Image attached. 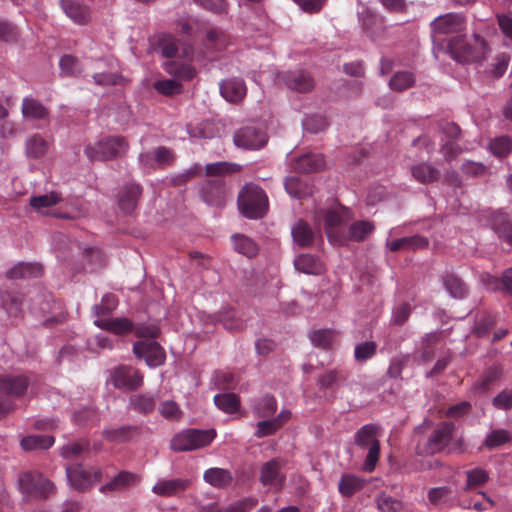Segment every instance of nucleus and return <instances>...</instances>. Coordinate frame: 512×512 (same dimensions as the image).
I'll return each instance as SVG.
<instances>
[{
    "label": "nucleus",
    "mask_w": 512,
    "mask_h": 512,
    "mask_svg": "<svg viewBox=\"0 0 512 512\" xmlns=\"http://www.w3.org/2000/svg\"><path fill=\"white\" fill-rule=\"evenodd\" d=\"M455 425L452 422H441L429 436L425 452L435 454L443 451L453 440Z\"/></svg>",
    "instance_id": "obj_10"
},
{
    "label": "nucleus",
    "mask_w": 512,
    "mask_h": 512,
    "mask_svg": "<svg viewBox=\"0 0 512 512\" xmlns=\"http://www.w3.org/2000/svg\"><path fill=\"white\" fill-rule=\"evenodd\" d=\"M411 173L413 178L422 184L432 183L440 178V171L427 163L412 166Z\"/></svg>",
    "instance_id": "obj_39"
},
{
    "label": "nucleus",
    "mask_w": 512,
    "mask_h": 512,
    "mask_svg": "<svg viewBox=\"0 0 512 512\" xmlns=\"http://www.w3.org/2000/svg\"><path fill=\"white\" fill-rule=\"evenodd\" d=\"M60 6L74 23L85 25L90 21V10L86 5L74 0H61Z\"/></svg>",
    "instance_id": "obj_23"
},
{
    "label": "nucleus",
    "mask_w": 512,
    "mask_h": 512,
    "mask_svg": "<svg viewBox=\"0 0 512 512\" xmlns=\"http://www.w3.org/2000/svg\"><path fill=\"white\" fill-rule=\"evenodd\" d=\"M240 212L249 219H260L268 211L269 202L265 191L258 185L246 184L238 195Z\"/></svg>",
    "instance_id": "obj_1"
},
{
    "label": "nucleus",
    "mask_w": 512,
    "mask_h": 512,
    "mask_svg": "<svg viewBox=\"0 0 512 512\" xmlns=\"http://www.w3.org/2000/svg\"><path fill=\"white\" fill-rule=\"evenodd\" d=\"M156 400V397L150 393L134 394L129 398L128 408L147 415L154 411Z\"/></svg>",
    "instance_id": "obj_35"
},
{
    "label": "nucleus",
    "mask_w": 512,
    "mask_h": 512,
    "mask_svg": "<svg viewBox=\"0 0 512 512\" xmlns=\"http://www.w3.org/2000/svg\"><path fill=\"white\" fill-rule=\"evenodd\" d=\"M29 386V379L24 375L0 376V393L13 398L23 396Z\"/></svg>",
    "instance_id": "obj_19"
},
{
    "label": "nucleus",
    "mask_w": 512,
    "mask_h": 512,
    "mask_svg": "<svg viewBox=\"0 0 512 512\" xmlns=\"http://www.w3.org/2000/svg\"><path fill=\"white\" fill-rule=\"evenodd\" d=\"M67 478L73 488L85 491L95 483L100 482L102 472L100 469H88L82 464H71L66 468Z\"/></svg>",
    "instance_id": "obj_8"
},
{
    "label": "nucleus",
    "mask_w": 512,
    "mask_h": 512,
    "mask_svg": "<svg viewBox=\"0 0 512 512\" xmlns=\"http://www.w3.org/2000/svg\"><path fill=\"white\" fill-rule=\"evenodd\" d=\"M241 165L232 162H215L205 166V174L209 177L221 178L225 175H231L240 172Z\"/></svg>",
    "instance_id": "obj_41"
},
{
    "label": "nucleus",
    "mask_w": 512,
    "mask_h": 512,
    "mask_svg": "<svg viewBox=\"0 0 512 512\" xmlns=\"http://www.w3.org/2000/svg\"><path fill=\"white\" fill-rule=\"evenodd\" d=\"M439 340H440V333H438V332L427 333L422 338L421 358L424 362H428L433 359L434 347L437 345Z\"/></svg>",
    "instance_id": "obj_52"
},
{
    "label": "nucleus",
    "mask_w": 512,
    "mask_h": 512,
    "mask_svg": "<svg viewBox=\"0 0 512 512\" xmlns=\"http://www.w3.org/2000/svg\"><path fill=\"white\" fill-rule=\"evenodd\" d=\"M347 214H348V209L340 206L338 208L320 210L317 213L316 217L323 218L324 227H325L327 236L331 237L333 229H335L342 223V221L344 220V217H346Z\"/></svg>",
    "instance_id": "obj_31"
},
{
    "label": "nucleus",
    "mask_w": 512,
    "mask_h": 512,
    "mask_svg": "<svg viewBox=\"0 0 512 512\" xmlns=\"http://www.w3.org/2000/svg\"><path fill=\"white\" fill-rule=\"evenodd\" d=\"M285 190L290 196L297 199H303L313 193V188L305 180L297 176L286 178Z\"/></svg>",
    "instance_id": "obj_37"
},
{
    "label": "nucleus",
    "mask_w": 512,
    "mask_h": 512,
    "mask_svg": "<svg viewBox=\"0 0 512 512\" xmlns=\"http://www.w3.org/2000/svg\"><path fill=\"white\" fill-rule=\"evenodd\" d=\"M284 466L285 460L279 457L263 463L259 472L260 483L272 491H280L286 481V475L282 472Z\"/></svg>",
    "instance_id": "obj_7"
},
{
    "label": "nucleus",
    "mask_w": 512,
    "mask_h": 512,
    "mask_svg": "<svg viewBox=\"0 0 512 512\" xmlns=\"http://www.w3.org/2000/svg\"><path fill=\"white\" fill-rule=\"evenodd\" d=\"M491 227L498 238L512 246V220L502 211H496L491 217Z\"/></svg>",
    "instance_id": "obj_22"
},
{
    "label": "nucleus",
    "mask_w": 512,
    "mask_h": 512,
    "mask_svg": "<svg viewBox=\"0 0 512 512\" xmlns=\"http://www.w3.org/2000/svg\"><path fill=\"white\" fill-rule=\"evenodd\" d=\"M164 69L168 74L184 81L192 80L196 75V70L193 66L176 60L167 61Z\"/></svg>",
    "instance_id": "obj_40"
},
{
    "label": "nucleus",
    "mask_w": 512,
    "mask_h": 512,
    "mask_svg": "<svg viewBox=\"0 0 512 512\" xmlns=\"http://www.w3.org/2000/svg\"><path fill=\"white\" fill-rule=\"evenodd\" d=\"M215 405L227 414L236 413L240 408V398L234 393H223L214 396Z\"/></svg>",
    "instance_id": "obj_44"
},
{
    "label": "nucleus",
    "mask_w": 512,
    "mask_h": 512,
    "mask_svg": "<svg viewBox=\"0 0 512 512\" xmlns=\"http://www.w3.org/2000/svg\"><path fill=\"white\" fill-rule=\"evenodd\" d=\"M510 440V433L504 429L493 430L485 439L484 445L493 449L507 443Z\"/></svg>",
    "instance_id": "obj_61"
},
{
    "label": "nucleus",
    "mask_w": 512,
    "mask_h": 512,
    "mask_svg": "<svg viewBox=\"0 0 512 512\" xmlns=\"http://www.w3.org/2000/svg\"><path fill=\"white\" fill-rule=\"evenodd\" d=\"M465 474L466 483L465 486L463 487L464 491H470L477 487H481L485 485L489 480L488 472L479 467L467 470Z\"/></svg>",
    "instance_id": "obj_45"
},
{
    "label": "nucleus",
    "mask_w": 512,
    "mask_h": 512,
    "mask_svg": "<svg viewBox=\"0 0 512 512\" xmlns=\"http://www.w3.org/2000/svg\"><path fill=\"white\" fill-rule=\"evenodd\" d=\"M294 267L297 271L310 275H320L325 271L321 259L308 253L299 254L294 259Z\"/></svg>",
    "instance_id": "obj_24"
},
{
    "label": "nucleus",
    "mask_w": 512,
    "mask_h": 512,
    "mask_svg": "<svg viewBox=\"0 0 512 512\" xmlns=\"http://www.w3.org/2000/svg\"><path fill=\"white\" fill-rule=\"evenodd\" d=\"M512 147V141L507 136L495 138L490 143L491 152L499 157L506 156Z\"/></svg>",
    "instance_id": "obj_63"
},
{
    "label": "nucleus",
    "mask_w": 512,
    "mask_h": 512,
    "mask_svg": "<svg viewBox=\"0 0 512 512\" xmlns=\"http://www.w3.org/2000/svg\"><path fill=\"white\" fill-rule=\"evenodd\" d=\"M129 144L123 136L107 137L85 149V154L92 161H106L127 152Z\"/></svg>",
    "instance_id": "obj_4"
},
{
    "label": "nucleus",
    "mask_w": 512,
    "mask_h": 512,
    "mask_svg": "<svg viewBox=\"0 0 512 512\" xmlns=\"http://www.w3.org/2000/svg\"><path fill=\"white\" fill-rule=\"evenodd\" d=\"M154 88L157 92L163 95L171 96L180 93L182 85L175 79H164L156 81L154 83Z\"/></svg>",
    "instance_id": "obj_60"
},
{
    "label": "nucleus",
    "mask_w": 512,
    "mask_h": 512,
    "mask_svg": "<svg viewBox=\"0 0 512 512\" xmlns=\"http://www.w3.org/2000/svg\"><path fill=\"white\" fill-rule=\"evenodd\" d=\"M336 339V332L330 329H320L311 333L310 340L314 346L331 349Z\"/></svg>",
    "instance_id": "obj_46"
},
{
    "label": "nucleus",
    "mask_w": 512,
    "mask_h": 512,
    "mask_svg": "<svg viewBox=\"0 0 512 512\" xmlns=\"http://www.w3.org/2000/svg\"><path fill=\"white\" fill-rule=\"evenodd\" d=\"M203 479L214 488L223 489L233 482L234 477L231 471L227 469L212 467L204 471Z\"/></svg>",
    "instance_id": "obj_30"
},
{
    "label": "nucleus",
    "mask_w": 512,
    "mask_h": 512,
    "mask_svg": "<svg viewBox=\"0 0 512 512\" xmlns=\"http://www.w3.org/2000/svg\"><path fill=\"white\" fill-rule=\"evenodd\" d=\"M73 421L80 426L89 425L98 421L97 411L92 407H85L73 414Z\"/></svg>",
    "instance_id": "obj_62"
},
{
    "label": "nucleus",
    "mask_w": 512,
    "mask_h": 512,
    "mask_svg": "<svg viewBox=\"0 0 512 512\" xmlns=\"http://www.w3.org/2000/svg\"><path fill=\"white\" fill-rule=\"evenodd\" d=\"M60 68L66 75H77L82 72L80 61L72 55H63L59 61Z\"/></svg>",
    "instance_id": "obj_59"
},
{
    "label": "nucleus",
    "mask_w": 512,
    "mask_h": 512,
    "mask_svg": "<svg viewBox=\"0 0 512 512\" xmlns=\"http://www.w3.org/2000/svg\"><path fill=\"white\" fill-rule=\"evenodd\" d=\"M226 182L222 178L206 180L200 190L201 197L210 206L222 207L226 199Z\"/></svg>",
    "instance_id": "obj_14"
},
{
    "label": "nucleus",
    "mask_w": 512,
    "mask_h": 512,
    "mask_svg": "<svg viewBox=\"0 0 512 512\" xmlns=\"http://www.w3.org/2000/svg\"><path fill=\"white\" fill-rule=\"evenodd\" d=\"M375 226L369 221H358L353 223L349 228L350 238L354 241H363L374 230Z\"/></svg>",
    "instance_id": "obj_56"
},
{
    "label": "nucleus",
    "mask_w": 512,
    "mask_h": 512,
    "mask_svg": "<svg viewBox=\"0 0 512 512\" xmlns=\"http://www.w3.org/2000/svg\"><path fill=\"white\" fill-rule=\"evenodd\" d=\"M294 243L300 248H309L313 245L316 234L312 227L304 220L299 219L291 228Z\"/></svg>",
    "instance_id": "obj_26"
},
{
    "label": "nucleus",
    "mask_w": 512,
    "mask_h": 512,
    "mask_svg": "<svg viewBox=\"0 0 512 512\" xmlns=\"http://www.w3.org/2000/svg\"><path fill=\"white\" fill-rule=\"evenodd\" d=\"M191 481L185 478L159 480L153 487L152 492L162 497H172L186 491Z\"/></svg>",
    "instance_id": "obj_21"
},
{
    "label": "nucleus",
    "mask_w": 512,
    "mask_h": 512,
    "mask_svg": "<svg viewBox=\"0 0 512 512\" xmlns=\"http://www.w3.org/2000/svg\"><path fill=\"white\" fill-rule=\"evenodd\" d=\"M142 194V187L136 183H127L119 191L118 205L120 210L126 214H131Z\"/></svg>",
    "instance_id": "obj_20"
},
{
    "label": "nucleus",
    "mask_w": 512,
    "mask_h": 512,
    "mask_svg": "<svg viewBox=\"0 0 512 512\" xmlns=\"http://www.w3.org/2000/svg\"><path fill=\"white\" fill-rule=\"evenodd\" d=\"M429 244L427 238L420 235H413L409 237H402L398 239L389 240L386 242L387 248L391 252L397 251H409V250H418L426 248Z\"/></svg>",
    "instance_id": "obj_25"
},
{
    "label": "nucleus",
    "mask_w": 512,
    "mask_h": 512,
    "mask_svg": "<svg viewBox=\"0 0 512 512\" xmlns=\"http://www.w3.org/2000/svg\"><path fill=\"white\" fill-rule=\"evenodd\" d=\"M139 481V476L129 471H121L110 482L101 486L100 491L107 493L110 491H120L134 485Z\"/></svg>",
    "instance_id": "obj_32"
},
{
    "label": "nucleus",
    "mask_w": 512,
    "mask_h": 512,
    "mask_svg": "<svg viewBox=\"0 0 512 512\" xmlns=\"http://www.w3.org/2000/svg\"><path fill=\"white\" fill-rule=\"evenodd\" d=\"M246 86L242 79L232 78L221 82L220 93L231 103H238L242 101L246 95Z\"/></svg>",
    "instance_id": "obj_27"
},
{
    "label": "nucleus",
    "mask_w": 512,
    "mask_h": 512,
    "mask_svg": "<svg viewBox=\"0 0 512 512\" xmlns=\"http://www.w3.org/2000/svg\"><path fill=\"white\" fill-rule=\"evenodd\" d=\"M415 83L413 73L408 71L396 72L389 81V86L392 90L402 92Z\"/></svg>",
    "instance_id": "obj_49"
},
{
    "label": "nucleus",
    "mask_w": 512,
    "mask_h": 512,
    "mask_svg": "<svg viewBox=\"0 0 512 512\" xmlns=\"http://www.w3.org/2000/svg\"><path fill=\"white\" fill-rule=\"evenodd\" d=\"M42 266L39 263L21 262L13 266L6 273L8 279L36 278L42 275Z\"/></svg>",
    "instance_id": "obj_34"
},
{
    "label": "nucleus",
    "mask_w": 512,
    "mask_h": 512,
    "mask_svg": "<svg viewBox=\"0 0 512 512\" xmlns=\"http://www.w3.org/2000/svg\"><path fill=\"white\" fill-rule=\"evenodd\" d=\"M54 444V438L50 435H29L20 441L21 448L25 451L48 449Z\"/></svg>",
    "instance_id": "obj_42"
},
{
    "label": "nucleus",
    "mask_w": 512,
    "mask_h": 512,
    "mask_svg": "<svg viewBox=\"0 0 512 512\" xmlns=\"http://www.w3.org/2000/svg\"><path fill=\"white\" fill-rule=\"evenodd\" d=\"M501 376V370L498 367L489 368L483 376L473 385L475 392H487L490 386L495 383Z\"/></svg>",
    "instance_id": "obj_50"
},
{
    "label": "nucleus",
    "mask_w": 512,
    "mask_h": 512,
    "mask_svg": "<svg viewBox=\"0 0 512 512\" xmlns=\"http://www.w3.org/2000/svg\"><path fill=\"white\" fill-rule=\"evenodd\" d=\"M324 158L322 154L308 153L300 156L295 163V170L301 173H312L319 171L324 167Z\"/></svg>",
    "instance_id": "obj_36"
},
{
    "label": "nucleus",
    "mask_w": 512,
    "mask_h": 512,
    "mask_svg": "<svg viewBox=\"0 0 512 512\" xmlns=\"http://www.w3.org/2000/svg\"><path fill=\"white\" fill-rule=\"evenodd\" d=\"M62 200L57 192H51L45 195L33 196L30 199V205L36 211H42L44 208L57 205Z\"/></svg>",
    "instance_id": "obj_51"
},
{
    "label": "nucleus",
    "mask_w": 512,
    "mask_h": 512,
    "mask_svg": "<svg viewBox=\"0 0 512 512\" xmlns=\"http://www.w3.org/2000/svg\"><path fill=\"white\" fill-rule=\"evenodd\" d=\"M492 405L499 410L512 409V389H504L499 392L493 399Z\"/></svg>",
    "instance_id": "obj_64"
},
{
    "label": "nucleus",
    "mask_w": 512,
    "mask_h": 512,
    "mask_svg": "<svg viewBox=\"0 0 512 512\" xmlns=\"http://www.w3.org/2000/svg\"><path fill=\"white\" fill-rule=\"evenodd\" d=\"M142 433L141 426L138 425H124L115 428H107L102 432L104 440L115 443L123 444L138 438Z\"/></svg>",
    "instance_id": "obj_18"
},
{
    "label": "nucleus",
    "mask_w": 512,
    "mask_h": 512,
    "mask_svg": "<svg viewBox=\"0 0 512 512\" xmlns=\"http://www.w3.org/2000/svg\"><path fill=\"white\" fill-rule=\"evenodd\" d=\"M233 141L239 148L257 150L266 145L267 135L256 127L246 126L235 132Z\"/></svg>",
    "instance_id": "obj_13"
},
{
    "label": "nucleus",
    "mask_w": 512,
    "mask_h": 512,
    "mask_svg": "<svg viewBox=\"0 0 512 512\" xmlns=\"http://www.w3.org/2000/svg\"><path fill=\"white\" fill-rule=\"evenodd\" d=\"M95 325L117 335H125L133 331V322L127 318H99Z\"/></svg>",
    "instance_id": "obj_29"
},
{
    "label": "nucleus",
    "mask_w": 512,
    "mask_h": 512,
    "mask_svg": "<svg viewBox=\"0 0 512 512\" xmlns=\"http://www.w3.org/2000/svg\"><path fill=\"white\" fill-rule=\"evenodd\" d=\"M349 377V372L344 368H334L324 372L318 378V385L321 389H335L344 383Z\"/></svg>",
    "instance_id": "obj_33"
},
{
    "label": "nucleus",
    "mask_w": 512,
    "mask_h": 512,
    "mask_svg": "<svg viewBox=\"0 0 512 512\" xmlns=\"http://www.w3.org/2000/svg\"><path fill=\"white\" fill-rule=\"evenodd\" d=\"M379 427L375 424L362 426L354 435V443L364 449L368 448L363 470L371 473L375 470L380 457V442L378 440Z\"/></svg>",
    "instance_id": "obj_3"
},
{
    "label": "nucleus",
    "mask_w": 512,
    "mask_h": 512,
    "mask_svg": "<svg viewBox=\"0 0 512 512\" xmlns=\"http://www.w3.org/2000/svg\"><path fill=\"white\" fill-rule=\"evenodd\" d=\"M137 358L144 359L149 367H158L165 361L164 349L154 340H141L133 345Z\"/></svg>",
    "instance_id": "obj_12"
},
{
    "label": "nucleus",
    "mask_w": 512,
    "mask_h": 512,
    "mask_svg": "<svg viewBox=\"0 0 512 512\" xmlns=\"http://www.w3.org/2000/svg\"><path fill=\"white\" fill-rule=\"evenodd\" d=\"M277 410V401L271 395H265L254 406V412L260 418H268Z\"/></svg>",
    "instance_id": "obj_53"
},
{
    "label": "nucleus",
    "mask_w": 512,
    "mask_h": 512,
    "mask_svg": "<svg viewBox=\"0 0 512 512\" xmlns=\"http://www.w3.org/2000/svg\"><path fill=\"white\" fill-rule=\"evenodd\" d=\"M465 27V17L459 13H447L437 17L431 23V29L437 34L461 32Z\"/></svg>",
    "instance_id": "obj_17"
},
{
    "label": "nucleus",
    "mask_w": 512,
    "mask_h": 512,
    "mask_svg": "<svg viewBox=\"0 0 512 512\" xmlns=\"http://www.w3.org/2000/svg\"><path fill=\"white\" fill-rule=\"evenodd\" d=\"M215 437L214 429H187L173 437L171 449L177 452L196 450L208 446Z\"/></svg>",
    "instance_id": "obj_5"
},
{
    "label": "nucleus",
    "mask_w": 512,
    "mask_h": 512,
    "mask_svg": "<svg viewBox=\"0 0 512 512\" xmlns=\"http://www.w3.org/2000/svg\"><path fill=\"white\" fill-rule=\"evenodd\" d=\"M174 160L173 150L165 146H159L153 151L142 152L138 156V162L146 172L170 166Z\"/></svg>",
    "instance_id": "obj_9"
},
{
    "label": "nucleus",
    "mask_w": 512,
    "mask_h": 512,
    "mask_svg": "<svg viewBox=\"0 0 512 512\" xmlns=\"http://www.w3.org/2000/svg\"><path fill=\"white\" fill-rule=\"evenodd\" d=\"M111 381L117 389L134 391L142 386L143 375L132 366L121 365L113 370Z\"/></svg>",
    "instance_id": "obj_11"
},
{
    "label": "nucleus",
    "mask_w": 512,
    "mask_h": 512,
    "mask_svg": "<svg viewBox=\"0 0 512 512\" xmlns=\"http://www.w3.org/2000/svg\"><path fill=\"white\" fill-rule=\"evenodd\" d=\"M88 446L87 441L68 443L62 447V456L66 459H76L88 452Z\"/></svg>",
    "instance_id": "obj_58"
},
{
    "label": "nucleus",
    "mask_w": 512,
    "mask_h": 512,
    "mask_svg": "<svg viewBox=\"0 0 512 512\" xmlns=\"http://www.w3.org/2000/svg\"><path fill=\"white\" fill-rule=\"evenodd\" d=\"M285 86L298 93H307L313 90L315 81L310 72L299 69L285 72L282 75Z\"/></svg>",
    "instance_id": "obj_16"
},
{
    "label": "nucleus",
    "mask_w": 512,
    "mask_h": 512,
    "mask_svg": "<svg viewBox=\"0 0 512 512\" xmlns=\"http://www.w3.org/2000/svg\"><path fill=\"white\" fill-rule=\"evenodd\" d=\"M22 115L27 120L46 121L49 110L37 99L25 97L21 107Z\"/></svg>",
    "instance_id": "obj_28"
},
{
    "label": "nucleus",
    "mask_w": 512,
    "mask_h": 512,
    "mask_svg": "<svg viewBox=\"0 0 512 512\" xmlns=\"http://www.w3.org/2000/svg\"><path fill=\"white\" fill-rule=\"evenodd\" d=\"M232 242L234 249L248 257L252 258L257 255L258 253V246L257 244L249 237L243 235V234H235L232 236Z\"/></svg>",
    "instance_id": "obj_43"
},
{
    "label": "nucleus",
    "mask_w": 512,
    "mask_h": 512,
    "mask_svg": "<svg viewBox=\"0 0 512 512\" xmlns=\"http://www.w3.org/2000/svg\"><path fill=\"white\" fill-rule=\"evenodd\" d=\"M118 299L114 294L103 296L101 303L93 307L97 319L110 315L117 307Z\"/></svg>",
    "instance_id": "obj_55"
},
{
    "label": "nucleus",
    "mask_w": 512,
    "mask_h": 512,
    "mask_svg": "<svg viewBox=\"0 0 512 512\" xmlns=\"http://www.w3.org/2000/svg\"><path fill=\"white\" fill-rule=\"evenodd\" d=\"M365 483L366 481L363 478L354 474L345 473L340 478L338 490L342 496L350 497L360 491Z\"/></svg>",
    "instance_id": "obj_38"
},
{
    "label": "nucleus",
    "mask_w": 512,
    "mask_h": 512,
    "mask_svg": "<svg viewBox=\"0 0 512 512\" xmlns=\"http://www.w3.org/2000/svg\"><path fill=\"white\" fill-rule=\"evenodd\" d=\"M443 283L446 290L453 296L454 298H463L467 293V288L465 283L453 274H447L443 277Z\"/></svg>",
    "instance_id": "obj_48"
},
{
    "label": "nucleus",
    "mask_w": 512,
    "mask_h": 512,
    "mask_svg": "<svg viewBox=\"0 0 512 512\" xmlns=\"http://www.w3.org/2000/svg\"><path fill=\"white\" fill-rule=\"evenodd\" d=\"M18 487L24 495L37 498H48L55 492V486L49 479L32 471L19 474Z\"/></svg>",
    "instance_id": "obj_6"
},
{
    "label": "nucleus",
    "mask_w": 512,
    "mask_h": 512,
    "mask_svg": "<svg viewBox=\"0 0 512 512\" xmlns=\"http://www.w3.org/2000/svg\"><path fill=\"white\" fill-rule=\"evenodd\" d=\"M47 149V142L38 134L33 135L27 140L26 153L29 157L39 158L46 153Z\"/></svg>",
    "instance_id": "obj_54"
},
{
    "label": "nucleus",
    "mask_w": 512,
    "mask_h": 512,
    "mask_svg": "<svg viewBox=\"0 0 512 512\" xmlns=\"http://www.w3.org/2000/svg\"><path fill=\"white\" fill-rule=\"evenodd\" d=\"M23 300L21 293L7 291L2 296V305L10 315L17 316L21 311Z\"/></svg>",
    "instance_id": "obj_47"
},
{
    "label": "nucleus",
    "mask_w": 512,
    "mask_h": 512,
    "mask_svg": "<svg viewBox=\"0 0 512 512\" xmlns=\"http://www.w3.org/2000/svg\"><path fill=\"white\" fill-rule=\"evenodd\" d=\"M486 48L485 40L478 35H475L471 42L462 36H456L447 44V52L459 63L480 61L485 55Z\"/></svg>",
    "instance_id": "obj_2"
},
{
    "label": "nucleus",
    "mask_w": 512,
    "mask_h": 512,
    "mask_svg": "<svg viewBox=\"0 0 512 512\" xmlns=\"http://www.w3.org/2000/svg\"><path fill=\"white\" fill-rule=\"evenodd\" d=\"M377 352V344L374 341H366L355 346L354 357L358 362H366Z\"/></svg>",
    "instance_id": "obj_57"
},
{
    "label": "nucleus",
    "mask_w": 512,
    "mask_h": 512,
    "mask_svg": "<svg viewBox=\"0 0 512 512\" xmlns=\"http://www.w3.org/2000/svg\"><path fill=\"white\" fill-rule=\"evenodd\" d=\"M158 48L165 58L192 59L193 48L189 44H182L179 47L178 41L170 34H161L158 38Z\"/></svg>",
    "instance_id": "obj_15"
}]
</instances>
